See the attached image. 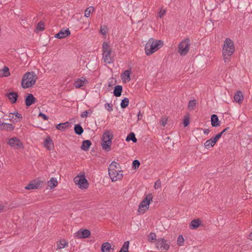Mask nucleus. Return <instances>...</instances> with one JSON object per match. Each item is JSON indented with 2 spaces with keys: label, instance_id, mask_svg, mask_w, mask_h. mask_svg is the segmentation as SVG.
Masks as SVG:
<instances>
[{
  "label": "nucleus",
  "instance_id": "f257e3e1",
  "mask_svg": "<svg viewBox=\"0 0 252 252\" xmlns=\"http://www.w3.org/2000/svg\"><path fill=\"white\" fill-rule=\"evenodd\" d=\"M108 174L112 182L121 181L124 177L121 166L114 161L112 162L108 167Z\"/></svg>",
  "mask_w": 252,
  "mask_h": 252
},
{
  "label": "nucleus",
  "instance_id": "f03ea898",
  "mask_svg": "<svg viewBox=\"0 0 252 252\" xmlns=\"http://www.w3.org/2000/svg\"><path fill=\"white\" fill-rule=\"evenodd\" d=\"M37 79V77L33 72H27L22 78L21 86L24 89L31 88L35 84Z\"/></svg>",
  "mask_w": 252,
  "mask_h": 252
},
{
  "label": "nucleus",
  "instance_id": "7ed1b4c3",
  "mask_svg": "<svg viewBox=\"0 0 252 252\" xmlns=\"http://www.w3.org/2000/svg\"><path fill=\"white\" fill-rule=\"evenodd\" d=\"M163 46V42L161 40H156L153 38L149 39L145 47V53L149 56L158 50Z\"/></svg>",
  "mask_w": 252,
  "mask_h": 252
},
{
  "label": "nucleus",
  "instance_id": "20e7f679",
  "mask_svg": "<svg viewBox=\"0 0 252 252\" xmlns=\"http://www.w3.org/2000/svg\"><path fill=\"white\" fill-rule=\"evenodd\" d=\"M113 137V132L111 130H106L103 132L101 138V146L103 150L107 152L111 150Z\"/></svg>",
  "mask_w": 252,
  "mask_h": 252
},
{
  "label": "nucleus",
  "instance_id": "39448f33",
  "mask_svg": "<svg viewBox=\"0 0 252 252\" xmlns=\"http://www.w3.org/2000/svg\"><path fill=\"white\" fill-rule=\"evenodd\" d=\"M6 144L12 149L15 150H24L25 144L22 139L17 136H12L6 138Z\"/></svg>",
  "mask_w": 252,
  "mask_h": 252
},
{
  "label": "nucleus",
  "instance_id": "423d86ee",
  "mask_svg": "<svg viewBox=\"0 0 252 252\" xmlns=\"http://www.w3.org/2000/svg\"><path fill=\"white\" fill-rule=\"evenodd\" d=\"M74 182L77 187L82 189H87L89 186V183L84 174H79L74 178Z\"/></svg>",
  "mask_w": 252,
  "mask_h": 252
},
{
  "label": "nucleus",
  "instance_id": "0eeeda50",
  "mask_svg": "<svg viewBox=\"0 0 252 252\" xmlns=\"http://www.w3.org/2000/svg\"><path fill=\"white\" fill-rule=\"evenodd\" d=\"M235 51V47L232 40L230 38H226L222 47V54L226 55H233Z\"/></svg>",
  "mask_w": 252,
  "mask_h": 252
},
{
  "label": "nucleus",
  "instance_id": "6e6552de",
  "mask_svg": "<svg viewBox=\"0 0 252 252\" xmlns=\"http://www.w3.org/2000/svg\"><path fill=\"white\" fill-rule=\"evenodd\" d=\"M190 46V40L187 38L182 40L178 46V52L181 56L186 55L189 52Z\"/></svg>",
  "mask_w": 252,
  "mask_h": 252
},
{
  "label": "nucleus",
  "instance_id": "1a4fd4ad",
  "mask_svg": "<svg viewBox=\"0 0 252 252\" xmlns=\"http://www.w3.org/2000/svg\"><path fill=\"white\" fill-rule=\"evenodd\" d=\"M156 247L157 249L161 252H165L170 248L169 244L167 243V241L163 238H159L156 243Z\"/></svg>",
  "mask_w": 252,
  "mask_h": 252
},
{
  "label": "nucleus",
  "instance_id": "9d476101",
  "mask_svg": "<svg viewBox=\"0 0 252 252\" xmlns=\"http://www.w3.org/2000/svg\"><path fill=\"white\" fill-rule=\"evenodd\" d=\"M43 185V181L39 179H36L32 181L25 187V189L27 190L36 189L41 188Z\"/></svg>",
  "mask_w": 252,
  "mask_h": 252
},
{
  "label": "nucleus",
  "instance_id": "9b49d317",
  "mask_svg": "<svg viewBox=\"0 0 252 252\" xmlns=\"http://www.w3.org/2000/svg\"><path fill=\"white\" fill-rule=\"evenodd\" d=\"M43 147L49 152H51L54 149V145L53 141L49 136L46 137L42 143Z\"/></svg>",
  "mask_w": 252,
  "mask_h": 252
},
{
  "label": "nucleus",
  "instance_id": "f8f14e48",
  "mask_svg": "<svg viewBox=\"0 0 252 252\" xmlns=\"http://www.w3.org/2000/svg\"><path fill=\"white\" fill-rule=\"evenodd\" d=\"M153 196L152 193H148L146 195L143 199V214H144L149 208V205L152 201Z\"/></svg>",
  "mask_w": 252,
  "mask_h": 252
},
{
  "label": "nucleus",
  "instance_id": "ddd939ff",
  "mask_svg": "<svg viewBox=\"0 0 252 252\" xmlns=\"http://www.w3.org/2000/svg\"><path fill=\"white\" fill-rule=\"evenodd\" d=\"M76 237L79 239H86L91 236V231L87 229H81L76 233Z\"/></svg>",
  "mask_w": 252,
  "mask_h": 252
},
{
  "label": "nucleus",
  "instance_id": "4468645a",
  "mask_svg": "<svg viewBox=\"0 0 252 252\" xmlns=\"http://www.w3.org/2000/svg\"><path fill=\"white\" fill-rule=\"evenodd\" d=\"M8 117L10 121H13L14 119L15 122H19L22 119V115L17 111L9 113Z\"/></svg>",
  "mask_w": 252,
  "mask_h": 252
},
{
  "label": "nucleus",
  "instance_id": "2eb2a0df",
  "mask_svg": "<svg viewBox=\"0 0 252 252\" xmlns=\"http://www.w3.org/2000/svg\"><path fill=\"white\" fill-rule=\"evenodd\" d=\"M71 34L68 29H62L59 32L56 34L55 37L59 39H63L69 36Z\"/></svg>",
  "mask_w": 252,
  "mask_h": 252
},
{
  "label": "nucleus",
  "instance_id": "dca6fc26",
  "mask_svg": "<svg viewBox=\"0 0 252 252\" xmlns=\"http://www.w3.org/2000/svg\"><path fill=\"white\" fill-rule=\"evenodd\" d=\"M5 96L11 104H15L17 101L18 94L16 92H11L6 93Z\"/></svg>",
  "mask_w": 252,
  "mask_h": 252
},
{
  "label": "nucleus",
  "instance_id": "f3484780",
  "mask_svg": "<svg viewBox=\"0 0 252 252\" xmlns=\"http://www.w3.org/2000/svg\"><path fill=\"white\" fill-rule=\"evenodd\" d=\"M69 243L65 239H60L57 242V250L60 251L68 247Z\"/></svg>",
  "mask_w": 252,
  "mask_h": 252
},
{
  "label": "nucleus",
  "instance_id": "a211bd4d",
  "mask_svg": "<svg viewBox=\"0 0 252 252\" xmlns=\"http://www.w3.org/2000/svg\"><path fill=\"white\" fill-rule=\"evenodd\" d=\"M15 126L10 123H2L0 122V129L4 130L8 132H10L14 130Z\"/></svg>",
  "mask_w": 252,
  "mask_h": 252
},
{
  "label": "nucleus",
  "instance_id": "6ab92c4d",
  "mask_svg": "<svg viewBox=\"0 0 252 252\" xmlns=\"http://www.w3.org/2000/svg\"><path fill=\"white\" fill-rule=\"evenodd\" d=\"M36 99L32 94H28L25 98V104L27 107H29L35 103Z\"/></svg>",
  "mask_w": 252,
  "mask_h": 252
},
{
  "label": "nucleus",
  "instance_id": "aec40b11",
  "mask_svg": "<svg viewBox=\"0 0 252 252\" xmlns=\"http://www.w3.org/2000/svg\"><path fill=\"white\" fill-rule=\"evenodd\" d=\"M88 83V80L83 77L76 79L74 83V86L77 89H79L81 87L85 86Z\"/></svg>",
  "mask_w": 252,
  "mask_h": 252
},
{
  "label": "nucleus",
  "instance_id": "412c9836",
  "mask_svg": "<svg viewBox=\"0 0 252 252\" xmlns=\"http://www.w3.org/2000/svg\"><path fill=\"white\" fill-rule=\"evenodd\" d=\"M100 249L101 252H113L114 251V247H112L111 244L108 242L102 243Z\"/></svg>",
  "mask_w": 252,
  "mask_h": 252
},
{
  "label": "nucleus",
  "instance_id": "4be33fe9",
  "mask_svg": "<svg viewBox=\"0 0 252 252\" xmlns=\"http://www.w3.org/2000/svg\"><path fill=\"white\" fill-rule=\"evenodd\" d=\"M111 54L112 52L102 53V59L106 63L111 64L113 62V58Z\"/></svg>",
  "mask_w": 252,
  "mask_h": 252
},
{
  "label": "nucleus",
  "instance_id": "5701e85b",
  "mask_svg": "<svg viewBox=\"0 0 252 252\" xmlns=\"http://www.w3.org/2000/svg\"><path fill=\"white\" fill-rule=\"evenodd\" d=\"M130 71L129 70H125L121 75V77L122 80V82L124 83H127L130 80Z\"/></svg>",
  "mask_w": 252,
  "mask_h": 252
},
{
  "label": "nucleus",
  "instance_id": "b1692460",
  "mask_svg": "<svg viewBox=\"0 0 252 252\" xmlns=\"http://www.w3.org/2000/svg\"><path fill=\"white\" fill-rule=\"evenodd\" d=\"M58 185L57 179L55 177H52L47 182V185L48 188L50 189H53Z\"/></svg>",
  "mask_w": 252,
  "mask_h": 252
},
{
  "label": "nucleus",
  "instance_id": "393cba45",
  "mask_svg": "<svg viewBox=\"0 0 252 252\" xmlns=\"http://www.w3.org/2000/svg\"><path fill=\"white\" fill-rule=\"evenodd\" d=\"M201 224V221L199 219H194L190 222L189 227L191 229H195L199 227Z\"/></svg>",
  "mask_w": 252,
  "mask_h": 252
},
{
  "label": "nucleus",
  "instance_id": "a878e982",
  "mask_svg": "<svg viewBox=\"0 0 252 252\" xmlns=\"http://www.w3.org/2000/svg\"><path fill=\"white\" fill-rule=\"evenodd\" d=\"M112 49L109 42L105 41L102 45V53L112 52Z\"/></svg>",
  "mask_w": 252,
  "mask_h": 252
},
{
  "label": "nucleus",
  "instance_id": "bb28decb",
  "mask_svg": "<svg viewBox=\"0 0 252 252\" xmlns=\"http://www.w3.org/2000/svg\"><path fill=\"white\" fill-rule=\"evenodd\" d=\"M211 125L213 127L219 126L220 125V122L219 120L218 117L216 114H213L211 117Z\"/></svg>",
  "mask_w": 252,
  "mask_h": 252
},
{
  "label": "nucleus",
  "instance_id": "cd10ccee",
  "mask_svg": "<svg viewBox=\"0 0 252 252\" xmlns=\"http://www.w3.org/2000/svg\"><path fill=\"white\" fill-rule=\"evenodd\" d=\"M10 75L9 68L4 66L0 70V76L2 77H7Z\"/></svg>",
  "mask_w": 252,
  "mask_h": 252
},
{
  "label": "nucleus",
  "instance_id": "c85d7f7f",
  "mask_svg": "<svg viewBox=\"0 0 252 252\" xmlns=\"http://www.w3.org/2000/svg\"><path fill=\"white\" fill-rule=\"evenodd\" d=\"M234 99L236 102L241 104L244 99L242 92L241 91H237L234 94Z\"/></svg>",
  "mask_w": 252,
  "mask_h": 252
},
{
  "label": "nucleus",
  "instance_id": "c756f323",
  "mask_svg": "<svg viewBox=\"0 0 252 252\" xmlns=\"http://www.w3.org/2000/svg\"><path fill=\"white\" fill-rule=\"evenodd\" d=\"M91 145L92 143L90 140H84L82 142L81 148L82 150L87 151L89 150Z\"/></svg>",
  "mask_w": 252,
  "mask_h": 252
},
{
  "label": "nucleus",
  "instance_id": "7c9ffc66",
  "mask_svg": "<svg viewBox=\"0 0 252 252\" xmlns=\"http://www.w3.org/2000/svg\"><path fill=\"white\" fill-rule=\"evenodd\" d=\"M122 92V87L118 85L115 87L114 94L116 96H120Z\"/></svg>",
  "mask_w": 252,
  "mask_h": 252
},
{
  "label": "nucleus",
  "instance_id": "2f4dec72",
  "mask_svg": "<svg viewBox=\"0 0 252 252\" xmlns=\"http://www.w3.org/2000/svg\"><path fill=\"white\" fill-rule=\"evenodd\" d=\"M129 246V241L125 242L121 250L118 252H129L128 249Z\"/></svg>",
  "mask_w": 252,
  "mask_h": 252
},
{
  "label": "nucleus",
  "instance_id": "473e14b6",
  "mask_svg": "<svg viewBox=\"0 0 252 252\" xmlns=\"http://www.w3.org/2000/svg\"><path fill=\"white\" fill-rule=\"evenodd\" d=\"M94 11V8L93 6H90L88 7L85 11L84 16L85 17L88 18L90 16L91 13Z\"/></svg>",
  "mask_w": 252,
  "mask_h": 252
},
{
  "label": "nucleus",
  "instance_id": "72a5a7b5",
  "mask_svg": "<svg viewBox=\"0 0 252 252\" xmlns=\"http://www.w3.org/2000/svg\"><path fill=\"white\" fill-rule=\"evenodd\" d=\"M108 29L106 26H102L100 27L99 32L103 36L106 37V35L108 32Z\"/></svg>",
  "mask_w": 252,
  "mask_h": 252
},
{
  "label": "nucleus",
  "instance_id": "f704fd0d",
  "mask_svg": "<svg viewBox=\"0 0 252 252\" xmlns=\"http://www.w3.org/2000/svg\"><path fill=\"white\" fill-rule=\"evenodd\" d=\"M140 165V162L138 160H134L132 163L131 169L132 170H137Z\"/></svg>",
  "mask_w": 252,
  "mask_h": 252
},
{
  "label": "nucleus",
  "instance_id": "c9c22d12",
  "mask_svg": "<svg viewBox=\"0 0 252 252\" xmlns=\"http://www.w3.org/2000/svg\"><path fill=\"white\" fill-rule=\"evenodd\" d=\"M45 29L44 23L42 22H40L38 23L36 26V30L37 32L43 31Z\"/></svg>",
  "mask_w": 252,
  "mask_h": 252
},
{
  "label": "nucleus",
  "instance_id": "e433bc0d",
  "mask_svg": "<svg viewBox=\"0 0 252 252\" xmlns=\"http://www.w3.org/2000/svg\"><path fill=\"white\" fill-rule=\"evenodd\" d=\"M215 144H214L212 139L211 138L209 140H207L204 143V146L206 148H212L213 147Z\"/></svg>",
  "mask_w": 252,
  "mask_h": 252
},
{
  "label": "nucleus",
  "instance_id": "4c0bfd02",
  "mask_svg": "<svg viewBox=\"0 0 252 252\" xmlns=\"http://www.w3.org/2000/svg\"><path fill=\"white\" fill-rule=\"evenodd\" d=\"M130 140H132L133 142H136L137 139L135 137V135L133 133H130L128 136L126 137V141H129Z\"/></svg>",
  "mask_w": 252,
  "mask_h": 252
},
{
  "label": "nucleus",
  "instance_id": "58836bf2",
  "mask_svg": "<svg viewBox=\"0 0 252 252\" xmlns=\"http://www.w3.org/2000/svg\"><path fill=\"white\" fill-rule=\"evenodd\" d=\"M74 130L75 132L78 134H81L83 132V128L79 125L75 126Z\"/></svg>",
  "mask_w": 252,
  "mask_h": 252
},
{
  "label": "nucleus",
  "instance_id": "ea45409f",
  "mask_svg": "<svg viewBox=\"0 0 252 252\" xmlns=\"http://www.w3.org/2000/svg\"><path fill=\"white\" fill-rule=\"evenodd\" d=\"M185 240L182 235H179L177 238V245L180 246H183Z\"/></svg>",
  "mask_w": 252,
  "mask_h": 252
},
{
  "label": "nucleus",
  "instance_id": "a19ab883",
  "mask_svg": "<svg viewBox=\"0 0 252 252\" xmlns=\"http://www.w3.org/2000/svg\"><path fill=\"white\" fill-rule=\"evenodd\" d=\"M196 101L195 100H190L188 103V108L189 109H193L196 106Z\"/></svg>",
  "mask_w": 252,
  "mask_h": 252
},
{
  "label": "nucleus",
  "instance_id": "79ce46f5",
  "mask_svg": "<svg viewBox=\"0 0 252 252\" xmlns=\"http://www.w3.org/2000/svg\"><path fill=\"white\" fill-rule=\"evenodd\" d=\"M156 235L155 233L151 232L148 236L147 238L148 241L152 242L153 240H156Z\"/></svg>",
  "mask_w": 252,
  "mask_h": 252
},
{
  "label": "nucleus",
  "instance_id": "37998d69",
  "mask_svg": "<svg viewBox=\"0 0 252 252\" xmlns=\"http://www.w3.org/2000/svg\"><path fill=\"white\" fill-rule=\"evenodd\" d=\"M129 103V100L127 98H125L124 100H122L121 106L122 108H126V107Z\"/></svg>",
  "mask_w": 252,
  "mask_h": 252
},
{
  "label": "nucleus",
  "instance_id": "c03bdc74",
  "mask_svg": "<svg viewBox=\"0 0 252 252\" xmlns=\"http://www.w3.org/2000/svg\"><path fill=\"white\" fill-rule=\"evenodd\" d=\"M67 124V123H65L63 124H60L56 126V128L58 130H63L65 128V126Z\"/></svg>",
  "mask_w": 252,
  "mask_h": 252
},
{
  "label": "nucleus",
  "instance_id": "a18cd8bd",
  "mask_svg": "<svg viewBox=\"0 0 252 252\" xmlns=\"http://www.w3.org/2000/svg\"><path fill=\"white\" fill-rule=\"evenodd\" d=\"M160 187H161V181L159 179H158L155 183L154 188L156 189H159Z\"/></svg>",
  "mask_w": 252,
  "mask_h": 252
},
{
  "label": "nucleus",
  "instance_id": "49530a36",
  "mask_svg": "<svg viewBox=\"0 0 252 252\" xmlns=\"http://www.w3.org/2000/svg\"><path fill=\"white\" fill-rule=\"evenodd\" d=\"M232 55H229V54H226V55H224V54H222V56H223V60L224 61L225 63H228L230 61V57L232 56Z\"/></svg>",
  "mask_w": 252,
  "mask_h": 252
},
{
  "label": "nucleus",
  "instance_id": "de8ad7c7",
  "mask_svg": "<svg viewBox=\"0 0 252 252\" xmlns=\"http://www.w3.org/2000/svg\"><path fill=\"white\" fill-rule=\"evenodd\" d=\"M189 124V117H186L184 118L183 124L185 127L187 126Z\"/></svg>",
  "mask_w": 252,
  "mask_h": 252
},
{
  "label": "nucleus",
  "instance_id": "09e8293b",
  "mask_svg": "<svg viewBox=\"0 0 252 252\" xmlns=\"http://www.w3.org/2000/svg\"><path fill=\"white\" fill-rule=\"evenodd\" d=\"M20 24L22 26L24 27H26L28 25V23L27 22V21L24 18L21 19V20L20 21Z\"/></svg>",
  "mask_w": 252,
  "mask_h": 252
},
{
  "label": "nucleus",
  "instance_id": "8fccbe9b",
  "mask_svg": "<svg viewBox=\"0 0 252 252\" xmlns=\"http://www.w3.org/2000/svg\"><path fill=\"white\" fill-rule=\"evenodd\" d=\"M166 12V11L165 9H160L159 11V12H158V17H159V18H162L163 15L165 14Z\"/></svg>",
  "mask_w": 252,
  "mask_h": 252
},
{
  "label": "nucleus",
  "instance_id": "3c124183",
  "mask_svg": "<svg viewBox=\"0 0 252 252\" xmlns=\"http://www.w3.org/2000/svg\"><path fill=\"white\" fill-rule=\"evenodd\" d=\"M167 119L165 117H163L161 118V119L160 121V124L162 126H164L167 123Z\"/></svg>",
  "mask_w": 252,
  "mask_h": 252
},
{
  "label": "nucleus",
  "instance_id": "603ef678",
  "mask_svg": "<svg viewBox=\"0 0 252 252\" xmlns=\"http://www.w3.org/2000/svg\"><path fill=\"white\" fill-rule=\"evenodd\" d=\"M89 114V112L88 111H85L82 113L81 116L82 118L87 117Z\"/></svg>",
  "mask_w": 252,
  "mask_h": 252
},
{
  "label": "nucleus",
  "instance_id": "864d4df0",
  "mask_svg": "<svg viewBox=\"0 0 252 252\" xmlns=\"http://www.w3.org/2000/svg\"><path fill=\"white\" fill-rule=\"evenodd\" d=\"M39 116L41 117L42 119H43L45 120H47L48 119V117L42 113H40L39 114Z\"/></svg>",
  "mask_w": 252,
  "mask_h": 252
},
{
  "label": "nucleus",
  "instance_id": "5fc2aeb1",
  "mask_svg": "<svg viewBox=\"0 0 252 252\" xmlns=\"http://www.w3.org/2000/svg\"><path fill=\"white\" fill-rule=\"evenodd\" d=\"M210 130L209 129H204L203 130L204 133L206 135H207L210 132Z\"/></svg>",
  "mask_w": 252,
  "mask_h": 252
},
{
  "label": "nucleus",
  "instance_id": "6e6d98bb",
  "mask_svg": "<svg viewBox=\"0 0 252 252\" xmlns=\"http://www.w3.org/2000/svg\"><path fill=\"white\" fill-rule=\"evenodd\" d=\"M211 139H212L213 141L214 142V144H216L217 141L219 140L216 137H212Z\"/></svg>",
  "mask_w": 252,
  "mask_h": 252
},
{
  "label": "nucleus",
  "instance_id": "4d7b16f0",
  "mask_svg": "<svg viewBox=\"0 0 252 252\" xmlns=\"http://www.w3.org/2000/svg\"><path fill=\"white\" fill-rule=\"evenodd\" d=\"M222 135V134H221V132H220V133H219L218 134H217L215 136V137H216L218 139H219L221 137Z\"/></svg>",
  "mask_w": 252,
  "mask_h": 252
},
{
  "label": "nucleus",
  "instance_id": "13d9d810",
  "mask_svg": "<svg viewBox=\"0 0 252 252\" xmlns=\"http://www.w3.org/2000/svg\"><path fill=\"white\" fill-rule=\"evenodd\" d=\"M229 129V127H226L225 128H224L221 132H220L221 133V134H223L225 132H226L227 130H228V129Z\"/></svg>",
  "mask_w": 252,
  "mask_h": 252
},
{
  "label": "nucleus",
  "instance_id": "bf43d9fd",
  "mask_svg": "<svg viewBox=\"0 0 252 252\" xmlns=\"http://www.w3.org/2000/svg\"><path fill=\"white\" fill-rule=\"evenodd\" d=\"M249 239L252 240V232L249 235Z\"/></svg>",
  "mask_w": 252,
  "mask_h": 252
},
{
  "label": "nucleus",
  "instance_id": "052dcab7",
  "mask_svg": "<svg viewBox=\"0 0 252 252\" xmlns=\"http://www.w3.org/2000/svg\"><path fill=\"white\" fill-rule=\"evenodd\" d=\"M3 209V206L2 205H0V212H1Z\"/></svg>",
  "mask_w": 252,
  "mask_h": 252
},
{
  "label": "nucleus",
  "instance_id": "680f3d73",
  "mask_svg": "<svg viewBox=\"0 0 252 252\" xmlns=\"http://www.w3.org/2000/svg\"><path fill=\"white\" fill-rule=\"evenodd\" d=\"M108 108H110V109H108V111H111L113 110L112 108H111V106L108 107Z\"/></svg>",
  "mask_w": 252,
  "mask_h": 252
},
{
  "label": "nucleus",
  "instance_id": "e2e57ef3",
  "mask_svg": "<svg viewBox=\"0 0 252 252\" xmlns=\"http://www.w3.org/2000/svg\"><path fill=\"white\" fill-rule=\"evenodd\" d=\"M141 203L139 205V208H141ZM138 211L140 212V209H139Z\"/></svg>",
  "mask_w": 252,
  "mask_h": 252
},
{
  "label": "nucleus",
  "instance_id": "0e129e2a",
  "mask_svg": "<svg viewBox=\"0 0 252 252\" xmlns=\"http://www.w3.org/2000/svg\"><path fill=\"white\" fill-rule=\"evenodd\" d=\"M108 86H109V87H111V85L110 84H109Z\"/></svg>",
  "mask_w": 252,
  "mask_h": 252
},
{
  "label": "nucleus",
  "instance_id": "69168bd1",
  "mask_svg": "<svg viewBox=\"0 0 252 252\" xmlns=\"http://www.w3.org/2000/svg\"><path fill=\"white\" fill-rule=\"evenodd\" d=\"M107 105H108V107H110V104H108Z\"/></svg>",
  "mask_w": 252,
  "mask_h": 252
}]
</instances>
